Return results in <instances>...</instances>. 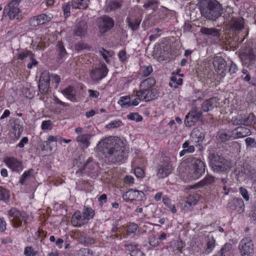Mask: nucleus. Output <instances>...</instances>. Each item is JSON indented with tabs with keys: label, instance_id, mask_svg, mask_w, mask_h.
I'll return each instance as SVG.
<instances>
[{
	"label": "nucleus",
	"instance_id": "obj_12",
	"mask_svg": "<svg viewBox=\"0 0 256 256\" xmlns=\"http://www.w3.org/2000/svg\"><path fill=\"white\" fill-rule=\"evenodd\" d=\"M108 69L105 64L92 68L90 72L91 78L94 81H99L105 78L108 72Z\"/></svg>",
	"mask_w": 256,
	"mask_h": 256
},
{
	"label": "nucleus",
	"instance_id": "obj_19",
	"mask_svg": "<svg viewBox=\"0 0 256 256\" xmlns=\"http://www.w3.org/2000/svg\"><path fill=\"white\" fill-rule=\"evenodd\" d=\"M4 162L12 171L18 172L23 169L22 163L14 157L6 158Z\"/></svg>",
	"mask_w": 256,
	"mask_h": 256
},
{
	"label": "nucleus",
	"instance_id": "obj_43",
	"mask_svg": "<svg viewBox=\"0 0 256 256\" xmlns=\"http://www.w3.org/2000/svg\"><path fill=\"white\" fill-rule=\"evenodd\" d=\"M158 1L156 0H148L144 5V8L148 9L151 8L154 12L156 11L158 9Z\"/></svg>",
	"mask_w": 256,
	"mask_h": 256
},
{
	"label": "nucleus",
	"instance_id": "obj_58",
	"mask_svg": "<svg viewBox=\"0 0 256 256\" xmlns=\"http://www.w3.org/2000/svg\"><path fill=\"white\" fill-rule=\"evenodd\" d=\"M30 62L27 65V67L28 69H31L34 66H36L38 64V62L34 58V55L32 54L30 57Z\"/></svg>",
	"mask_w": 256,
	"mask_h": 256
},
{
	"label": "nucleus",
	"instance_id": "obj_24",
	"mask_svg": "<svg viewBox=\"0 0 256 256\" xmlns=\"http://www.w3.org/2000/svg\"><path fill=\"white\" fill-rule=\"evenodd\" d=\"M72 224L74 226H80L88 222L86 218L80 211L76 212L72 217Z\"/></svg>",
	"mask_w": 256,
	"mask_h": 256
},
{
	"label": "nucleus",
	"instance_id": "obj_64",
	"mask_svg": "<svg viewBox=\"0 0 256 256\" xmlns=\"http://www.w3.org/2000/svg\"><path fill=\"white\" fill-rule=\"evenodd\" d=\"M245 142L248 147L252 146L254 148L256 146V142L255 141V140L253 138H247L245 140Z\"/></svg>",
	"mask_w": 256,
	"mask_h": 256
},
{
	"label": "nucleus",
	"instance_id": "obj_7",
	"mask_svg": "<svg viewBox=\"0 0 256 256\" xmlns=\"http://www.w3.org/2000/svg\"><path fill=\"white\" fill-rule=\"evenodd\" d=\"M172 168L170 158L167 156L162 158L158 168V176L162 178L168 176L172 172Z\"/></svg>",
	"mask_w": 256,
	"mask_h": 256
},
{
	"label": "nucleus",
	"instance_id": "obj_15",
	"mask_svg": "<svg viewBox=\"0 0 256 256\" xmlns=\"http://www.w3.org/2000/svg\"><path fill=\"white\" fill-rule=\"evenodd\" d=\"M50 76L48 71L44 72L40 78L38 88L43 94H46L50 88Z\"/></svg>",
	"mask_w": 256,
	"mask_h": 256
},
{
	"label": "nucleus",
	"instance_id": "obj_39",
	"mask_svg": "<svg viewBox=\"0 0 256 256\" xmlns=\"http://www.w3.org/2000/svg\"><path fill=\"white\" fill-rule=\"evenodd\" d=\"M122 3V0H110L108 2V7L110 9V10H114L120 8Z\"/></svg>",
	"mask_w": 256,
	"mask_h": 256
},
{
	"label": "nucleus",
	"instance_id": "obj_18",
	"mask_svg": "<svg viewBox=\"0 0 256 256\" xmlns=\"http://www.w3.org/2000/svg\"><path fill=\"white\" fill-rule=\"evenodd\" d=\"M144 196L142 191L130 189L122 195L123 199L126 202L132 201L137 198H142Z\"/></svg>",
	"mask_w": 256,
	"mask_h": 256
},
{
	"label": "nucleus",
	"instance_id": "obj_30",
	"mask_svg": "<svg viewBox=\"0 0 256 256\" xmlns=\"http://www.w3.org/2000/svg\"><path fill=\"white\" fill-rule=\"evenodd\" d=\"M90 138L91 135L90 134H84L78 136L77 141L81 148L84 150L88 146Z\"/></svg>",
	"mask_w": 256,
	"mask_h": 256
},
{
	"label": "nucleus",
	"instance_id": "obj_46",
	"mask_svg": "<svg viewBox=\"0 0 256 256\" xmlns=\"http://www.w3.org/2000/svg\"><path fill=\"white\" fill-rule=\"evenodd\" d=\"M82 214L84 217L86 218L87 222L94 216V210L90 208H84Z\"/></svg>",
	"mask_w": 256,
	"mask_h": 256
},
{
	"label": "nucleus",
	"instance_id": "obj_34",
	"mask_svg": "<svg viewBox=\"0 0 256 256\" xmlns=\"http://www.w3.org/2000/svg\"><path fill=\"white\" fill-rule=\"evenodd\" d=\"M89 0H72V6L73 8L84 9L88 6Z\"/></svg>",
	"mask_w": 256,
	"mask_h": 256
},
{
	"label": "nucleus",
	"instance_id": "obj_63",
	"mask_svg": "<svg viewBox=\"0 0 256 256\" xmlns=\"http://www.w3.org/2000/svg\"><path fill=\"white\" fill-rule=\"evenodd\" d=\"M152 68L151 66H148L144 68L142 71V76L146 77L148 76L152 72Z\"/></svg>",
	"mask_w": 256,
	"mask_h": 256
},
{
	"label": "nucleus",
	"instance_id": "obj_3",
	"mask_svg": "<svg viewBox=\"0 0 256 256\" xmlns=\"http://www.w3.org/2000/svg\"><path fill=\"white\" fill-rule=\"evenodd\" d=\"M120 142V140L114 137L106 138L99 142L98 148L106 156L110 154L111 150H113Z\"/></svg>",
	"mask_w": 256,
	"mask_h": 256
},
{
	"label": "nucleus",
	"instance_id": "obj_20",
	"mask_svg": "<svg viewBox=\"0 0 256 256\" xmlns=\"http://www.w3.org/2000/svg\"><path fill=\"white\" fill-rule=\"evenodd\" d=\"M244 19L242 18L232 17L229 22L230 28L235 32H238L244 28Z\"/></svg>",
	"mask_w": 256,
	"mask_h": 256
},
{
	"label": "nucleus",
	"instance_id": "obj_10",
	"mask_svg": "<svg viewBox=\"0 0 256 256\" xmlns=\"http://www.w3.org/2000/svg\"><path fill=\"white\" fill-rule=\"evenodd\" d=\"M114 20L107 16H104L98 19V26L99 32L102 34H105L110 31L114 26Z\"/></svg>",
	"mask_w": 256,
	"mask_h": 256
},
{
	"label": "nucleus",
	"instance_id": "obj_6",
	"mask_svg": "<svg viewBox=\"0 0 256 256\" xmlns=\"http://www.w3.org/2000/svg\"><path fill=\"white\" fill-rule=\"evenodd\" d=\"M8 213L10 221L16 227L20 226L22 221L26 222L28 219V216L24 212L20 211L16 208H11Z\"/></svg>",
	"mask_w": 256,
	"mask_h": 256
},
{
	"label": "nucleus",
	"instance_id": "obj_33",
	"mask_svg": "<svg viewBox=\"0 0 256 256\" xmlns=\"http://www.w3.org/2000/svg\"><path fill=\"white\" fill-rule=\"evenodd\" d=\"M62 93L72 102H76L75 92L73 86H69L62 90Z\"/></svg>",
	"mask_w": 256,
	"mask_h": 256
},
{
	"label": "nucleus",
	"instance_id": "obj_60",
	"mask_svg": "<svg viewBox=\"0 0 256 256\" xmlns=\"http://www.w3.org/2000/svg\"><path fill=\"white\" fill-rule=\"evenodd\" d=\"M185 246V243L183 242L182 240H180L176 242L175 250H177L179 252L182 253V249Z\"/></svg>",
	"mask_w": 256,
	"mask_h": 256
},
{
	"label": "nucleus",
	"instance_id": "obj_13",
	"mask_svg": "<svg viewBox=\"0 0 256 256\" xmlns=\"http://www.w3.org/2000/svg\"><path fill=\"white\" fill-rule=\"evenodd\" d=\"M21 0H12L3 10V16L8 15L10 19H14L19 13L18 3Z\"/></svg>",
	"mask_w": 256,
	"mask_h": 256
},
{
	"label": "nucleus",
	"instance_id": "obj_51",
	"mask_svg": "<svg viewBox=\"0 0 256 256\" xmlns=\"http://www.w3.org/2000/svg\"><path fill=\"white\" fill-rule=\"evenodd\" d=\"M37 16L38 18L39 22L41 24H43L51 20V18L50 16L44 14Z\"/></svg>",
	"mask_w": 256,
	"mask_h": 256
},
{
	"label": "nucleus",
	"instance_id": "obj_40",
	"mask_svg": "<svg viewBox=\"0 0 256 256\" xmlns=\"http://www.w3.org/2000/svg\"><path fill=\"white\" fill-rule=\"evenodd\" d=\"M34 170L33 169H30L26 171L22 176L20 182L22 185H24L25 182L28 180L30 179L32 176Z\"/></svg>",
	"mask_w": 256,
	"mask_h": 256
},
{
	"label": "nucleus",
	"instance_id": "obj_38",
	"mask_svg": "<svg viewBox=\"0 0 256 256\" xmlns=\"http://www.w3.org/2000/svg\"><path fill=\"white\" fill-rule=\"evenodd\" d=\"M244 173L250 179L256 181V170L250 166H248L244 170Z\"/></svg>",
	"mask_w": 256,
	"mask_h": 256
},
{
	"label": "nucleus",
	"instance_id": "obj_23",
	"mask_svg": "<svg viewBox=\"0 0 256 256\" xmlns=\"http://www.w3.org/2000/svg\"><path fill=\"white\" fill-rule=\"evenodd\" d=\"M218 104V100L216 97H213L204 102L202 108L204 112L212 110L214 108H217Z\"/></svg>",
	"mask_w": 256,
	"mask_h": 256
},
{
	"label": "nucleus",
	"instance_id": "obj_56",
	"mask_svg": "<svg viewBox=\"0 0 256 256\" xmlns=\"http://www.w3.org/2000/svg\"><path fill=\"white\" fill-rule=\"evenodd\" d=\"M239 192L246 201H248L250 196L247 190L243 187L239 188Z\"/></svg>",
	"mask_w": 256,
	"mask_h": 256
},
{
	"label": "nucleus",
	"instance_id": "obj_32",
	"mask_svg": "<svg viewBox=\"0 0 256 256\" xmlns=\"http://www.w3.org/2000/svg\"><path fill=\"white\" fill-rule=\"evenodd\" d=\"M200 32L204 34L214 37H219L220 34V30L216 28L202 27L200 29Z\"/></svg>",
	"mask_w": 256,
	"mask_h": 256
},
{
	"label": "nucleus",
	"instance_id": "obj_42",
	"mask_svg": "<svg viewBox=\"0 0 256 256\" xmlns=\"http://www.w3.org/2000/svg\"><path fill=\"white\" fill-rule=\"evenodd\" d=\"M214 179L215 178L214 176L208 175L204 179L199 182L198 184L200 186H204L214 183Z\"/></svg>",
	"mask_w": 256,
	"mask_h": 256
},
{
	"label": "nucleus",
	"instance_id": "obj_21",
	"mask_svg": "<svg viewBox=\"0 0 256 256\" xmlns=\"http://www.w3.org/2000/svg\"><path fill=\"white\" fill-rule=\"evenodd\" d=\"M213 64L216 70L220 74H223L226 70V63L224 58L221 56H216L214 58Z\"/></svg>",
	"mask_w": 256,
	"mask_h": 256
},
{
	"label": "nucleus",
	"instance_id": "obj_62",
	"mask_svg": "<svg viewBox=\"0 0 256 256\" xmlns=\"http://www.w3.org/2000/svg\"><path fill=\"white\" fill-rule=\"evenodd\" d=\"M32 54V53L30 50H26L20 53L18 56V58L23 60L28 56L30 57Z\"/></svg>",
	"mask_w": 256,
	"mask_h": 256
},
{
	"label": "nucleus",
	"instance_id": "obj_5",
	"mask_svg": "<svg viewBox=\"0 0 256 256\" xmlns=\"http://www.w3.org/2000/svg\"><path fill=\"white\" fill-rule=\"evenodd\" d=\"M200 120H202V113L198 108L195 106L186 116L184 123L186 126L190 127Z\"/></svg>",
	"mask_w": 256,
	"mask_h": 256
},
{
	"label": "nucleus",
	"instance_id": "obj_8",
	"mask_svg": "<svg viewBox=\"0 0 256 256\" xmlns=\"http://www.w3.org/2000/svg\"><path fill=\"white\" fill-rule=\"evenodd\" d=\"M189 160L192 164L193 178L196 179L200 178L205 172L204 164L200 159L193 156L190 158Z\"/></svg>",
	"mask_w": 256,
	"mask_h": 256
},
{
	"label": "nucleus",
	"instance_id": "obj_22",
	"mask_svg": "<svg viewBox=\"0 0 256 256\" xmlns=\"http://www.w3.org/2000/svg\"><path fill=\"white\" fill-rule=\"evenodd\" d=\"M141 22L140 18L134 15L128 16L126 19V22L132 31H136L138 29Z\"/></svg>",
	"mask_w": 256,
	"mask_h": 256
},
{
	"label": "nucleus",
	"instance_id": "obj_41",
	"mask_svg": "<svg viewBox=\"0 0 256 256\" xmlns=\"http://www.w3.org/2000/svg\"><path fill=\"white\" fill-rule=\"evenodd\" d=\"M232 248L231 244L226 243L218 252L221 256H228Z\"/></svg>",
	"mask_w": 256,
	"mask_h": 256
},
{
	"label": "nucleus",
	"instance_id": "obj_52",
	"mask_svg": "<svg viewBox=\"0 0 256 256\" xmlns=\"http://www.w3.org/2000/svg\"><path fill=\"white\" fill-rule=\"evenodd\" d=\"M74 48L76 50L79 52L84 50L89 49V46L88 44L80 42L75 44Z\"/></svg>",
	"mask_w": 256,
	"mask_h": 256
},
{
	"label": "nucleus",
	"instance_id": "obj_1",
	"mask_svg": "<svg viewBox=\"0 0 256 256\" xmlns=\"http://www.w3.org/2000/svg\"><path fill=\"white\" fill-rule=\"evenodd\" d=\"M198 8L202 16L213 22L216 21L223 12L222 4L216 0H200Z\"/></svg>",
	"mask_w": 256,
	"mask_h": 256
},
{
	"label": "nucleus",
	"instance_id": "obj_29",
	"mask_svg": "<svg viewBox=\"0 0 256 256\" xmlns=\"http://www.w3.org/2000/svg\"><path fill=\"white\" fill-rule=\"evenodd\" d=\"M240 114L242 116L243 125L250 126L255 124L256 117L253 114H247L242 112Z\"/></svg>",
	"mask_w": 256,
	"mask_h": 256
},
{
	"label": "nucleus",
	"instance_id": "obj_11",
	"mask_svg": "<svg viewBox=\"0 0 256 256\" xmlns=\"http://www.w3.org/2000/svg\"><path fill=\"white\" fill-rule=\"evenodd\" d=\"M242 256H252L254 252V246L251 238L248 237L242 238L238 246Z\"/></svg>",
	"mask_w": 256,
	"mask_h": 256
},
{
	"label": "nucleus",
	"instance_id": "obj_14",
	"mask_svg": "<svg viewBox=\"0 0 256 256\" xmlns=\"http://www.w3.org/2000/svg\"><path fill=\"white\" fill-rule=\"evenodd\" d=\"M204 244V254L211 253L216 246V240L214 236L211 234L204 235L202 238Z\"/></svg>",
	"mask_w": 256,
	"mask_h": 256
},
{
	"label": "nucleus",
	"instance_id": "obj_28",
	"mask_svg": "<svg viewBox=\"0 0 256 256\" xmlns=\"http://www.w3.org/2000/svg\"><path fill=\"white\" fill-rule=\"evenodd\" d=\"M190 136L197 142H202L204 138L205 133L202 128H195L192 130Z\"/></svg>",
	"mask_w": 256,
	"mask_h": 256
},
{
	"label": "nucleus",
	"instance_id": "obj_36",
	"mask_svg": "<svg viewBox=\"0 0 256 256\" xmlns=\"http://www.w3.org/2000/svg\"><path fill=\"white\" fill-rule=\"evenodd\" d=\"M182 148L184 150L180 153V156H182L186 153H192L194 151V146L190 144V142L188 140L186 141L182 144Z\"/></svg>",
	"mask_w": 256,
	"mask_h": 256
},
{
	"label": "nucleus",
	"instance_id": "obj_25",
	"mask_svg": "<svg viewBox=\"0 0 256 256\" xmlns=\"http://www.w3.org/2000/svg\"><path fill=\"white\" fill-rule=\"evenodd\" d=\"M234 139L242 138L249 136L251 134L250 130L245 126H240L232 130Z\"/></svg>",
	"mask_w": 256,
	"mask_h": 256
},
{
	"label": "nucleus",
	"instance_id": "obj_50",
	"mask_svg": "<svg viewBox=\"0 0 256 256\" xmlns=\"http://www.w3.org/2000/svg\"><path fill=\"white\" fill-rule=\"evenodd\" d=\"M242 116H241L240 113L233 117L231 120V122L233 125H243L242 124Z\"/></svg>",
	"mask_w": 256,
	"mask_h": 256
},
{
	"label": "nucleus",
	"instance_id": "obj_48",
	"mask_svg": "<svg viewBox=\"0 0 256 256\" xmlns=\"http://www.w3.org/2000/svg\"><path fill=\"white\" fill-rule=\"evenodd\" d=\"M128 120L139 122L142 120V117L137 112L130 113L127 116Z\"/></svg>",
	"mask_w": 256,
	"mask_h": 256
},
{
	"label": "nucleus",
	"instance_id": "obj_53",
	"mask_svg": "<svg viewBox=\"0 0 256 256\" xmlns=\"http://www.w3.org/2000/svg\"><path fill=\"white\" fill-rule=\"evenodd\" d=\"M78 254L80 256H92V251L88 248H81L78 252Z\"/></svg>",
	"mask_w": 256,
	"mask_h": 256
},
{
	"label": "nucleus",
	"instance_id": "obj_4",
	"mask_svg": "<svg viewBox=\"0 0 256 256\" xmlns=\"http://www.w3.org/2000/svg\"><path fill=\"white\" fill-rule=\"evenodd\" d=\"M120 142L105 157L108 158L112 163L122 162L127 156L124 148L120 146Z\"/></svg>",
	"mask_w": 256,
	"mask_h": 256
},
{
	"label": "nucleus",
	"instance_id": "obj_45",
	"mask_svg": "<svg viewBox=\"0 0 256 256\" xmlns=\"http://www.w3.org/2000/svg\"><path fill=\"white\" fill-rule=\"evenodd\" d=\"M118 104H120L122 108H127L130 106V96H122L118 102Z\"/></svg>",
	"mask_w": 256,
	"mask_h": 256
},
{
	"label": "nucleus",
	"instance_id": "obj_35",
	"mask_svg": "<svg viewBox=\"0 0 256 256\" xmlns=\"http://www.w3.org/2000/svg\"><path fill=\"white\" fill-rule=\"evenodd\" d=\"M56 52L58 53L57 59L61 60L66 56L67 52L64 48L63 44L61 41H58L56 46Z\"/></svg>",
	"mask_w": 256,
	"mask_h": 256
},
{
	"label": "nucleus",
	"instance_id": "obj_17",
	"mask_svg": "<svg viewBox=\"0 0 256 256\" xmlns=\"http://www.w3.org/2000/svg\"><path fill=\"white\" fill-rule=\"evenodd\" d=\"M228 208L232 210L242 213L244 212L245 206L244 200L242 198H234L228 202Z\"/></svg>",
	"mask_w": 256,
	"mask_h": 256
},
{
	"label": "nucleus",
	"instance_id": "obj_49",
	"mask_svg": "<svg viewBox=\"0 0 256 256\" xmlns=\"http://www.w3.org/2000/svg\"><path fill=\"white\" fill-rule=\"evenodd\" d=\"M198 202L196 196L194 195H190L186 201V204L189 207L194 206Z\"/></svg>",
	"mask_w": 256,
	"mask_h": 256
},
{
	"label": "nucleus",
	"instance_id": "obj_55",
	"mask_svg": "<svg viewBox=\"0 0 256 256\" xmlns=\"http://www.w3.org/2000/svg\"><path fill=\"white\" fill-rule=\"evenodd\" d=\"M41 126L43 130H51L52 127V123L50 120H44L42 122Z\"/></svg>",
	"mask_w": 256,
	"mask_h": 256
},
{
	"label": "nucleus",
	"instance_id": "obj_57",
	"mask_svg": "<svg viewBox=\"0 0 256 256\" xmlns=\"http://www.w3.org/2000/svg\"><path fill=\"white\" fill-rule=\"evenodd\" d=\"M10 199V194L4 188L3 192L1 194V197H0V200L4 202H7Z\"/></svg>",
	"mask_w": 256,
	"mask_h": 256
},
{
	"label": "nucleus",
	"instance_id": "obj_16",
	"mask_svg": "<svg viewBox=\"0 0 256 256\" xmlns=\"http://www.w3.org/2000/svg\"><path fill=\"white\" fill-rule=\"evenodd\" d=\"M216 138L219 142H224L230 140H234L232 130L220 129L217 132Z\"/></svg>",
	"mask_w": 256,
	"mask_h": 256
},
{
	"label": "nucleus",
	"instance_id": "obj_9",
	"mask_svg": "<svg viewBox=\"0 0 256 256\" xmlns=\"http://www.w3.org/2000/svg\"><path fill=\"white\" fill-rule=\"evenodd\" d=\"M240 58L242 64L246 66H252L256 60V55L250 46L244 48L240 54Z\"/></svg>",
	"mask_w": 256,
	"mask_h": 256
},
{
	"label": "nucleus",
	"instance_id": "obj_47",
	"mask_svg": "<svg viewBox=\"0 0 256 256\" xmlns=\"http://www.w3.org/2000/svg\"><path fill=\"white\" fill-rule=\"evenodd\" d=\"M162 202L163 203L169 208L172 213L174 214L176 212V208L175 206L170 203V200L168 197L164 196L162 198Z\"/></svg>",
	"mask_w": 256,
	"mask_h": 256
},
{
	"label": "nucleus",
	"instance_id": "obj_37",
	"mask_svg": "<svg viewBox=\"0 0 256 256\" xmlns=\"http://www.w3.org/2000/svg\"><path fill=\"white\" fill-rule=\"evenodd\" d=\"M156 84V80L153 77H150L140 84V88H150Z\"/></svg>",
	"mask_w": 256,
	"mask_h": 256
},
{
	"label": "nucleus",
	"instance_id": "obj_27",
	"mask_svg": "<svg viewBox=\"0 0 256 256\" xmlns=\"http://www.w3.org/2000/svg\"><path fill=\"white\" fill-rule=\"evenodd\" d=\"M136 96L138 98H141L142 100L148 102L156 98V96H151L149 88H140L138 91H136Z\"/></svg>",
	"mask_w": 256,
	"mask_h": 256
},
{
	"label": "nucleus",
	"instance_id": "obj_61",
	"mask_svg": "<svg viewBox=\"0 0 256 256\" xmlns=\"http://www.w3.org/2000/svg\"><path fill=\"white\" fill-rule=\"evenodd\" d=\"M29 23L31 26L34 27L41 24L39 22V19L37 16L32 18L30 20Z\"/></svg>",
	"mask_w": 256,
	"mask_h": 256
},
{
	"label": "nucleus",
	"instance_id": "obj_59",
	"mask_svg": "<svg viewBox=\"0 0 256 256\" xmlns=\"http://www.w3.org/2000/svg\"><path fill=\"white\" fill-rule=\"evenodd\" d=\"M36 253L31 246H27L24 249V254L26 256H34Z\"/></svg>",
	"mask_w": 256,
	"mask_h": 256
},
{
	"label": "nucleus",
	"instance_id": "obj_2",
	"mask_svg": "<svg viewBox=\"0 0 256 256\" xmlns=\"http://www.w3.org/2000/svg\"><path fill=\"white\" fill-rule=\"evenodd\" d=\"M209 159L210 166L214 172L228 173L232 167L230 161L217 154H211Z\"/></svg>",
	"mask_w": 256,
	"mask_h": 256
},
{
	"label": "nucleus",
	"instance_id": "obj_31",
	"mask_svg": "<svg viewBox=\"0 0 256 256\" xmlns=\"http://www.w3.org/2000/svg\"><path fill=\"white\" fill-rule=\"evenodd\" d=\"M78 242L85 246H89L96 243V240L89 236H86L84 234H78Z\"/></svg>",
	"mask_w": 256,
	"mask_h": 256
},
{
	"label": "nucleus",
	"instance_id": "obj_44",
	"mask_svg": "<svg viewBox=\"0 0 256 256\" xmlns=\"http://www.w3.org/2000/svg\"><path fill=\"white\" fill-rule=\"evenodd\" d=\"M13 131L15 138L18 140L23 131V127L20 124L15 123L13 126Z\"/></svg>",
	"mask_w": 256,
	"mask_h": 256
},
{
	"label": "nucleus",
	"instance_id": "obj_54",
	"mask_svg": "<svg viewBox=\"0 0 256 256\" xmlns=\"http://www.w3.org/2000/svg\"><path fill=\"white\" fill-rule=\"evenodd\" d=\"M138 226L137 224L134 223L130 224L128 226L127 232L128 234H136V232L138 230Z\"/></svg>",
	"mask_w": 256,
	"mask_h": 256
},
{
	"label": "nucleus",
	"instance_id": "obj_26",
	"mask_svg": "<svg viewBox=\"0 0 256 256\" xmlns=\"http://www.w3.org/2000/svg\"><path fill=\"white\" fill-rule=\"evenodd\" d=\"M87 29L86 22L84 20H81L76 26L74 34L80 37L84 36L87 32Z\"/></svg>",
	"mask_w": 256,
	"mask_h": 256
}]
</instances>
